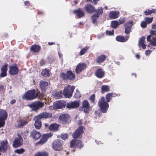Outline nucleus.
Listing matches in <instances>:
<instances>
[{
    "mask_svg": "<svg viewBox=\"0 0 156 156\" xmlns=\"http://www.w3.org/2000/svg\"><path fill=\"white\" fill-rule=\"evenodd\" d=\"M74 96L75 98H80L81 96L80 92L78 89H76Z\"/></svg>",
    "mask_w": 156,
    "mask_h": 156,
    "instance_id": "nucleus-46",
    "label": "nucleus"
},
{
    "mask_svg": "<svg viewBox=\"0 0 156 156\" xmlns=\"http://www.w3.org/2000/svg\"><path fill=\"white\" fill-rule=\"evenodd\" d=\"M60 125L57 123H52L48 127V129L50 131L53 132L57 131L58 130L59 128Z\"/></svg>",
    "mask_w": 156,
    "mask_h": 156,
    "instance_id": "nucleus-23",
    "label": "nucleus"
},
{
    "mask_svg": "<svg viewBox=\"0 0 156 156\" xmlns=\"http://www.w3.org/2000/svg\"><path fill=\"white\" fill-rule=\"evenodd\" d=\"M153 20V17L149 18L148 17H146L145 18V21L147 23V24H150L151 23Z\"/></svg>",
    "mask_w": 156,
    "mask_h": 156,
    "instance_id": "nucleus-44",
    "label": "nucleus"
},
{
    "mask_svg": "<svg viewBox=\"0 0 156 156\" xmlns=\"http://www.w3.org/2000/svg\"><path fill=\"white\" fill-rule=\"evenodd\" d=\"M16 102V100L14 99L10 101L11 104H13Z\"/></svg>",
    "mask_w": 156,
    "mask_h": 156,
    "instance_id": "nucleus-62",
    "label": "nucleus"
},
{
    "mask_svg": "<svg viewBox=\"0 0 156 156\" xmlns=\"http://www.w3.org/2000/svg\"><path fill=\"white\" fill-rule=\"evenodd\" d=\"M145 37H143L140 39V41L139 42V46H141L143 49H145L146 47V45L144 44L145 40Z\"/></svg>",
    "mask_w": 156,
    "mask_h": 156,
    "instance_id": "nucleus-33",
    "label": "nucleus"
},
{
    "mask_svg": "<svg viewBox=\"0 0 156 156\" xmlns=\"http://www.w3.org/2000/svg\"><path fill=\"white\" fill-rule=\"evenodd\" d=\"M129 37V36L128 35L125 36V37L118 35L116 37V39L118 41L125 42L127 41Z\"/></svg>",
    "mask_w": 156,
    "mask_h": 156,
    "instance_id": "nucleus-25",
    "label": "nucleus"
},
{
    "mask_svg": "<svg viewBox=\"0 0 156 156\" xmlns=\"http://www.w3.org/2000/svg\"><path fill=\"white\" fill-rule=\"evenodd\" d=\"M60 77L63 80H73L75 79V74L71 71L68 70L66 73L62 72L60 73Z\"/></svg>",
    "mask_w": 156,
    "mask_h": 156,
    "instance_id": "nucleus-2",
    "label": "nucleus"
},
{
    "mask_svg": "<svg viewBox=\"0 0 156 156\" xmlns=\"http://www.w3.org/2000/svg\"><path fill=\"white\" fill-rule=\"evenodd\" d=\"M95 94H93L89 98V100L90 101V103L93 105L95 104Z\"/></svg>",
    "mask_w": 156,
    "mask_h": 156,
    "instance_id": "nucleus-40",
    "label": "nucleus"
},
{
    "mask_svg": "<svg viewBox=\"0 0 156 156\" xmlns=\"http://www.w3.org/2000/svg\"><path fill=\"white\" fill-rule=\"evenodd\" d=\"M87 67V65L84 63H79L75 69L76 73V74H80L83 70Z\"/></svg>",
    "mask_w": 156,
    "mask_h": 156,
    "instance_id": "nucleus-19",
    "label": "nucleus"
},
{
    "mask_svg": "<svg viewBox=\"0 0 156 156\" xmlns=\"http://www.w3.org/2000/svg\"><path fill=\"white\" fill-rule=\"evenodd\" d=\"M36 117L37 118L40 120L43 119H47L51 118L52 114L49 112H44L40 113Z\"/></svg>",
    "mask_w": 156,
    "mask_h": 156,
    "instance_id": "nucleus-17",
    "label": "nucleus"
},
{
    "mask_svg": "<svg viewBox=\"0 0 156 156\" xmlns=\"http://www.w3.org/2000/svg\"><path fill=\"white\" fill-rule=\"evenodd\" d=\"M68 136V135L67 134H61V138L64 140H66L67 139Z\"/></svg>",
    "mask_w": 156,
    "mask_h": 156,
    "instance_id": "nucleus-49",
    "label": "nucleus"
},
{
    "mask_svg": "<svg viewBox=\"0 0 156 156\" xmlns=\"http://www.w3.org/2000/svg\"><path fill=\"white\" fill-rule=\"evenodd\" d=\"M49 72L50 71L48 69L45 68L42 70L41 75L44 77H48L50 76Z\"/></svg>",
    "mask_w": 156,
    "mask_h": 156,
    "instance_id": "nucleus-36",
    "label": "nucleus"
},
{
    "mask_svg": "<svg viewBox=\"0 0 156 156\" xmlns=\"http://www.w3.org/2000/svg\"><path fill=\"white\" fill-rule=\"evenodd\" d=\"M36 120L35 122L34 126L35 128L37 129H40L41 127L42 122L40 119L36 117Z\"/></svg>",
    "mask_w": 156,
    "mask_h": 156,
    "instance_id": "nucleus-34",
    "label": "nucleus"
},
{
    "mask_svg": "<svg viewBox=\"0 0 156 156\" xmlns=\"http://www.w3.org/2000/svg\"><path fill=\"white\" fill-rule=\"evenodd\" d=\"M84 127L81 126L78 127L72 134L73 137L74 139H81L82 137Z\"/></svg>",
    "mask_w": 156,
    "mask_h": 156,
    "instance_id": "nucleus-7",
    "label": "nucleus"
},
{
    "mask_svg": "<svg viewBox=\"0 0 156 156\" xmlns=\"http://www.w3.org/2000/svg\"><path fill=\"white\" fill-rule=\"evenodd\" d=\"M59 122L63 124H69L70 120V116L67 114H61L58 118Z\"/></svg>",
    "mask_w": 156,
    "mask_h": 156,
    "instance_id": "nucleus-9",
    "label": "nucleus"
},
{
    "mask_svg": "<svg viewBox=\"0 0 156 156\" xmlns=\"http://www.w3.org/2000/svg\"><path fill=\"white\" fill-rule=\"evenodd\" d=\"M44 126H45V127L46 128H48V127L49 126L48 125L47 123H45L44 124Z\"/></svg>",
    "mask_w": 156,
    "mask_h": 156,
    "instance_id": "nucleus-64",
    "label": "nucleus"
},
{
    "mask_svg": "<svg viewBox=\"0 0 156 156\" xmlns=\"http://www.w3.org/2000/svg\"><path fill=\"white\" fill-rule=\"evenodd\" d=\"M112 98L111 94V93H108L105 96L106 101L107 102H109L111 100Z\"/></svg>",
    "mask_w": 156,
    "mask_h": 156,
    "instance_id": "nucleus-43",
    "label": "nucleus"
},
{
    "mask_svg": "<svg viewBox=\"0 0 156 156\" xmlns=\"http://www.w3.org/2000/svg\"><path fill=\"white\" fill-rule=\"evenodd\" d=\"M106 57L107 56L106 55H101L99 56L96 59V62L99 64L103 62L106 60Z\"/></svg>",
    "mask_w": 156,
    "mask_h": 156,
    "instance_id": "nucleus-29",
    "label": "nucleus"
},
{
    "mask_svg": "<svg viewBox=\"0 0 156 156\" xmlns=\"http://www.w3.org/2000/svg\"><path fill=\"white\" fill-rule=\"evenodd\" d=\"M7 114L5 111L0 110V127L5 125V120L7 117Z\"/></svg>",
    "mask_w": 156,
    "mask_h": 156,
    "instance_id": "nucleus-12",
    "label": "nucleus"
},
{
    "mask_svg": "<svg viewBox=\"0 0 156 156\" xmlns=\"http://www.w3.org/2000/svg\"><path fill=\"white\" fill-rule=\"evenodd\" d=\"M103 9L101 7H99L97 9L96 12L95 14H93L91 16V19L92 20V23L95 25H97V19L99 17L101 14L103 13Z\"/></svg>",
    "mask_w": 156,
    "mask_h": 156,
    "instance_id": "nucleus-5",
    "label": "nucleus"
},
{
    "mask_svg": "<svg viewBox=\"0 0 156 156\" xmlns=\"http://www.w3.org/2000/svg\"><path fill=\"white\" fill-rule=\"evenodd\" d=\"M100 0H93L94 3V5H97L98 4V2Z\"/></svg>",
    "mask_w": 156,
    "mask_h": 156,
    "instance_id": "nucleus-58",
    "label": "nucleus"
},
{
    "mask_svg": "<svg viewBox=\"0 0 156 156\" xmlns=\"http://www.w3.org/2000/svg\"><path fill=\"white\" fill-rule=\"evenodd\" d=\"M106 34L107 35H112L114 34V31H108L107 30L106 31Z\"/></svg>",
    "mask_w": 156,
    "mask_h": 156,
    "instance_id": "nucleus-52",
    "label": "nucleus"
},
{
    "mask_svg": "<svg viewBox=\"0 0 156 156\" xmlns=\"http://www.w3.org/2000/svg\"><path fill=\"white\" fill-rule=\"evenodd\" d=\"M44 106V103L39 101L35 102L30 104V107L34 111H37L40 108H43Z\"/></svg>",
    "mask_w": 156,
    "mask_h": 156,
    "instance_id": "nucleus-11",
    "label": "nucleus"
},
{
    "mask_svg": "<svg viewBox=\"0 0 156 156\" xmlns=\"http://www.w3.org/2000/svg\"><path fill=\"white\" fill-rule=\"evenodd\" d=\"M39 98L40 99H43L44 97V95L43 94L40 93L39 94Z\"/></svg>",
    "mask_w": 156,
    "mask_h": 156,
    "instance_id": "nucleus-56",
    "label": "nucleus"
},
{
    "mask_svg": "<svg viewBox=\"0 0 156 156\" xmlns=\"http://www.w3.org/2000/svg\"><path fill=\"white\" fill-rule=\"evenodd\" d=\"M126 21V19L124 17H120L119 19V25L124 23Z\"/></svg>",
    "mask_w": 156,
    "mask_h": 156,
    "instance_id": "nucleus-47",
    "label": "nucleus"
},
{
    "mask_svg": "<svg viewBox=\"0 0 156 156\" xmlns=\"http://www.w3.org/2000/svg\"><path fill=\"white\" fill-rule=\"evenodd\" d=\"M136 57L138 59H139L140 58V55L138 54H137L135 55Z\"/></svg>",
    "mask_w": 156,
    "mask_h": 156,
    "instance_id": "nucleus-60",
    "label": "nucleus"
},
{
    "mask_svg": "<svg viewBox=\"0 0 156 156\" xmlns=\"http://www.w3.org/2000/svg\"><path fill=\"white\" fill-rule=\"evenodd\" d=\"M133 24V22L132 21H128L124 24V26L125 27V33L127 34L130 33Z\"/></svg>",
    "mask_w": 156,
    "mask_h": 156,
    "instance_id": "nucleus-16",
    "label": "nucleus"
},
{
    "mask_svg": "<svg viewBox=\"0 0 156 156\" xmlns=\"http://www.w3.org/2000/svg\"><path fill=\"white\" fill-rule=\"evenodd\" d=\"M73 12L76 14L78 18H80L85 16V14L82 9L79 8L73 11Z\"/></svg>",
    "mask_w": 156,
    "mask_h": 156,
    "instance_id": "nucleus-22",
    "label": "nucleus"
},
{
    "mask_svg": "<svg viewBox=\"0 0 156 156\" xmlns=\"http://www.w3.org/2000/svg\"><path fill=\"white\" fill-rule=\"evenodd\" d=\"M110 89L108 86L106 85L102 86L101 87V93L102 94L109 91Z\"/></svg>",
    "mask_w": 156,
    "mask_h": 156,
    "instance_id": "nucleus-38",
    "label": "nucleus"
},
{
    "mask_svg": "<svg viewBox=\"0 0 156 156\" xmlns=\"http://www.w3.org/2000/svg\"><path fill=\"white\" fill-rule=\"evenodd\" d=\"M30 136L33 139L37 140L40 138L41 134L40 132L34 130L31 132Z\"/></svg>",
    "mask_w": 156,
    "mask_h": 156,
    "instance_id": "nucleus-21",
    "label": "nucleus"
},
{
    "mask_svg": "<svg viewBox=\"0 0 156 156\" xmlns=\"http://www.w3.org/2000/svg\"><path fill=\"white\" fill-rule=\"evenodd\" d=\"M52 136L53 134L51 133L43 134L39 141L36 143L35 144V145L36 146L42 145L47 141L49 138L51 137Z\"/></svg>",
    "mask_w": 156,
    "mask_h": 156,
    "instance_id": "nucleus-8",
    "label": "nucleus"
},
{
    "mask_svg": "<svg viewBox=\"0 0 156 156\" xmlns=\"http://www.w3.org/2000/svg\"><path fill=\"white\" fill-rule=\"evenodd\" d=\"M0 151H5L8 147V143L6 140L2 141L0 143Z\"/></svg>",
    "mask_w": 156,
    "mask_h": 156,
    "instance_id": "nucleus-24",
    "label": "nucleus"
},
{
    "mask_svg": "<svg viewBox=\"0 0 156 156\" xmlns=\"http://www.w3.org/2000/svg\"><path fill=\"white\" fill-rule=\"evenodd\" d=\"M144 15L146 16L150 15L152 13L155 14L156 13V10L154 9H153L151 10L149 9H146L144 12Z\"/></svg>",
    "mask_w": 156,
    "mask_h": 156,
    "instance_id": "nucleus-35",
    "label": "nucleus"
},
{
    "mask_svg": "<svg viewBox=\"0 0 156 156\" xmlns=\"http://www.w3.org/2000/svg\"><path fill=\"white\" fill-rule=\"evenodd\" d=\"M111 94L112 97H115L116 96L119 97L120 95V94H116L113 93H111Z\"/></svg>",
    "mask_w": 156,
    "mask_h": 156,
    "instance_id": "nucleus-53",
    "label": "nucleus"
},
{
    "mask_svg": "<svg viewBox=\"0 0 156 156\" xmlns=\"http://www.w3.org/2000/svg\"><path fill=\"white\" fill-rule=\"evenodd\" d=\"M67 108L71 109L78 108L80 106V102L77 101H71L66 104Z\"/></svg>",
    "mask_w": 156,
    "mask_h": 156,
    "instance_id": "nucleus-15",
    "label": "nucleus"
},
{
    "mask_svg": "<svg viewBox=\"0 0 156 156\" xmlns=\"http://www.w3.org/2000/svg\"><path fill=\"white\" fill-rule=\"evenodd\" d=\"M63 144L62 140L56 139L53 141L52 144V147L54 150L60 151L62 149Z\"/></svg>",
    "mask_w": 156,
    "mask_h": 156,
    "instance_id": "nucleus-6",
    "label": "nucleus"
},
{
    "mask_svg": "<svg viewBox=\"0 0 156 156\" xmlns=\"http://www.w3.org/2000/svg\"><path fill=\"white\" fill-rule=\"evenodd\" d=\"M70 147L73 148H77L81 149L83 147L84 145L81 140H73L70 142Z\"/></svg>",
    "mask_w": 156,
    "mask_h": 156,
    "instance_id": "nucleus-10",
    "label": "nucleus"
},
{
    "mask_svg": "<svg viewBox=\"0 0 156 156\" xmlns=\"http://www.w3.org/2000/svg\"><path fill=\"white\" fill-rule=\"evenodd\" d=\"M89 48L87 47L84 48L82 49L80 51L79 55H84L87 51L88 50Z\"/></svg>",
    "mask_w": 156,
    "mask_h": 156,
    "instance_id": "nucleus-42",
    "label": "nucleus"
},
{
    "mask_svg": "<svg viewBox=\"0 0 156 156\" xmlns=\"http://www.w3.org/2000/svg\"><path fill=\"white\" fill-rule=\"evenodd\" d=\"M55 44V42H49L48 43V44L49 45H53V44Z\"/></svg>",
    "mask_w": 156,
    "mask_h": 156,
    "instance_id": "nucleus-63",
    "label": "nucleus"
},
{
    "mask_svg": "<svg viewBox=\"0 0 156 156\" xmlns=\"http://www.w3.org/2000/svg\"><path fill=\"white\" fill-rule=\"evenodd\" d=\"M75 88V86L67 85L64 88L63 91V95L66 98H70L72 95Z\"/></svg>",
    "mask_w": 156,
    "mask_h": 156,
    "instance_id": "nucleus-4",
    "label": "nucleus"
},
{
    "mask_svg": "<svg viewBox=\"0 0 156 156\" xmlns=\"http://www.w3.org/2000/svg\"><path fill=\"white\" fill-rule=\"evenodd\" d=\"M23 144V140L21 136H19L18 138H16L14 140L13 146L15 148L21 146Z\"/></svg>",
    "mask_w": 156,
    "mask_h": 156,
    "instance_id": "nucleus-18",
    "label": "nucleus"
},
{
    "mask_svg": "<svg viewBox=\"0 0 156 156\" xmlns=\"http://www.w3.org/2000/svg\"><path fill=\"white\" fill-rule=\"evenodd\" d=\"M24 151V150L23 149H17L15 151V152L18 154H21Z\"/></svg>",
    "mask_w": 156,
    "mask_h": 156,
    "instance_id": "nucleus-48",
    "label": "nucleus"
},
{
    "mask_svg": "<svg viewBox=\"0 0 156 156\" xmlns=\"http://www.w3.org/2000/svg\"><path fill=\"white\" fill-rule=\"evenodd\" d=\"M108 102L105 101L104 97H101L98 102V105L101 112L105 113L107 111L109 105Z\"/></svg>",
    "mask_w": 156,
    "mask_h": 156,
    "instance_id": "nucleus-1",
    "label": "nucleus"
},
{
    "mask_svg": "<svg viewBox=\"0 0 156 156\" xmlns=\"http://www.w3.org/2000/svg\"><path fill=\"white\" fill-rule=\"evenodd\" d=\"M22 98L23 99L29 100V91H28L26 93H25L22 97Z\"/></svg>",
    "mask_w": 156,
    "mask_h": 156,
    "instance_id": "nucleus-45",
    "label": "nucleus"
},
{
    "mask_svg": "<svg viewBox=\"0 0 156 156\" xmlns=\"http://www.w3.org/2000/svg\"><path fill=\"white\" fill-rule=\"evenodd\" d=\"M84 9L85 12L91 14L96 12L97 9L95 7L90 4H87L85 5Z\"/></svg>",
    "mask_w": 156,
    "mask_h": 156,
    "instance_id": "nucleus-13",
    "label": "nucleus"
},
{
    "mask_svg": "<svg viewBox=\"0 0 156 156\" xmlns=\"http://www.w3.org/2000/svg\"><path fill=\"white\" fill-rule=\"evenodd\" d=\"M48 154L46 151H40L37 152L34 156H48Z\"/></svg>",
    "mask_w": 156,
    "mask_h": 156,
    "instance_id": "nucleus-37",
    "label": "nucleus"
},
{
    "mask_svg": "<svg viewBox=\"0 0 156 156\" xmlns=\"http://www.w3.org/2000/svg\"><path fill=\"white\" fill-rule=\"evenodd\" d=\"M39 85L41 92L44 93L46 91L47 87L49 85V83L48 82L41 80Z\"/></svg>",
    "mask_w": 156,
    "mask_h": 156,
    "instance_id": "nucleus-20",
    "label": "nucleus"
},
{
    "mask_svg": "<svg viewBox=\"0 0 156 156\" xmlns=\"http://www.w3.org/2000/svg\"><path fill=\"white\" fill-rule=\"evenodd\" d=\"M92 107L86 100H84L83 101L82 105L79 108V110L83 111L84 112L87 114H88L91 111Z\"/></svg>",
    "mask_w": 156,
    "mask_h": 156,
    "instance_id": "nucleus-3",
    "label": "nucleus"
},
{
    "mask_svg": "<svg viewBox=\"0 0 156 156\" xmlns=\"http://www.w3.org/2000/svg\"><path fill=\"white\" fill-rule=\"evenodd\" d=\"M37 13L38 15H42L43 14V12L42 11H38Z\"/></svg>",
    "mask_w": 156,
    "mask_h": 156,
    "instance_id": "nucleus-61",
    "label": "nucleus"
},
{
    "mask_svg": "<svg viewBox=\"0 0 156 156\" xmlns=\"http://www.w3.org/2000/svg\"><path fill=\"white\" fill-rule=\"evenodd\" d=\"M105 73L103 70L100 68L97 69L95 72V75L98 78H101L104 76Z\"/></svg>",
    "mask_w": 156,
    "mask_h": 156,
    "instance_id": "nucleus-26",
    "label": "nucleus"
},
{
    "mask_svg": "<svg viewBox=\"0 0 156 156\" xmlns=\"http://www.w3.org/2000/svg\"><path fill=\"white\" fill-rule=\"evenodd\" d=\"M38 96V94L37 93H36L35 90H30V100L36 98Z\"/></svg>",
    "mask_w": 156,
    "mask_h": 156,
    "instance_id": "nucleus-32",
    "label": "nucleus"
},
{
    "mask_svg": "<svg viewBox=\"0 0 156 156\" xmlns=\"http://www.w3.org/2000/svg\"><path fill=\"white\" fill-rule=\"evenodd\" d=\"M7 65L5 64L2 67L1 69L2 72L0 75L1 77H4L6 76V72L7 70Z\"/></svg>",
    "mask_w": 156,
    "mask_h": 156,
    "instance_id": "nucleus-30",
    "label": "nucleus"
},
{
    "mask_svg": "<svg viewBox=\"0 0 156 156\" xmlns=\"http://www.w3.org/2000/svg\"><path fill=\"white\" fill-rule=\"evenodd\" d=\"M119 12L117 11H111L109 14V17L112 19H116L119 16Z\"/></svg>",
    "mask_w": 156,
    "mask_h": 156,
    "instance_id": "nucleus-27",
    "label": "nucleus"
},
{
    "mask_svg": "<svg viewBox=\"0 0 156 156\" xmlns=\"http://www.w3.org/2000/svg\"><path fill=\"white\" fill-rule=\"evenodd\" d=\"M147 23L145 21H143L141 23V27L143 28H145L147 26Z\"/></svg>",
    "mask_w": 156,
    "mask_h": 156,
    "instance_id": "nucleus-50",
    "label": "nucleus"
},
{
    "mask_svg": "<svg viewBox=\"0 0 156 156\" xmlns=\"http://www.w3.org/2000/svg\"><path fill=\"white\" fill-rule=\"evenodd\" d=\"M41 48V47L40 46L34 44L31 46L30 49L34 53H37L39 51Z\"/></svg>",
    "mask_w": 156,
    "mask_h": 156,
    "instance_id": "nucleus-31",
    "label": "nucleus"
},
{
    "mask_svg": "<svg viewBox=\"0 0 156 156\" xmlns=\"http://www.w3.org/2000/svg\"><path fill=\"white\" fill-rule=\"evenodd\" d=\"M152 28L153 29H156V23L153 24L152 25Z\"/></svg>",
    "mask_w": 156,
    "mask_h": 156,
    "instance_id": "nucleus-59",
    "label": "nucleus"
},
{
    "mask_svg": "<svg viewBox=\"0 0 156 156\" xmlns=\"http://www.w3.org/2000/svg\"><path fill=\"white\" fill-rule=\"evenodd\" d=\"M119 25V22L118 21H113L111 22V26L112 28L116 29L118 27Z\"/></svg>",
    "mask_w": 156,
    "mask_h": 156,
    "instance_id": "nucleus-39",
    "label": "nucleus"
},
{
    "mask_svg": "<svg viewBox=\"0 0 156 156\" xmlns=\"http://www.w3.org/2000/svg\"><path fill=\"white\" fill-rule=\"evenodd\" d=\"M10 69L9 70V74L11 75H14L17 74L18 72V69L17 67L10 66H9Z\"/></svg>",
    "mask_w": 156,
    "mask_h": 156,
    "instance_id": "nucleus-28",
    "label": "nucleus"
},
{
    "mask_svg": "<svg viewBox=\"0 0 156 156\" xmlns=\"http://www.w3.org/2000/svg\"><path fill=\"white\" fill-rule=\"evenodd\" d=\"M44 60H41V61L40 62V64L41 66H43L44 64Z\"/></svg>",
    "mask_w": 156,
    "mask_h": 156,
    "instance_id": "nucleus-57",
    "label": "nucleus"
},
{
    "mask_svg": "<svg viewBox=\"0 0 156 156\" xmlns=\"http://www.w3.org/2000/svg\"><path fill=\"white\" fill-rule=\"evenodd\" d=\"M27 123V122L25 121L21 120L20 124L18 126V127L23 126Z\"/></svg>",
    "mask_w": 156,
    "mask_h": 156,
    "instance_id": "nucleus-51",
    "label": "nucleus"
},
{
    "mask_svg": "<svg viewBox=\"0 0 156 156\" xmlns=\"http://www.w3.org/2000/svg\"><path fill=\"white\" fill-rule=\"evenodd\" d=\"M53 105L55 109H59L65 108L66 105V103L64 101L60 100L55 101Z\"/></svg>",
    "mask_w": 156,
    "mask_h": 156,
    "instance_id": "nucleus-14",
    "label": "nucleus"
},
{
    "mask_svg": "<svg viewBox=\"0 0 156 156\" xmlns=\"http://www.w3.org/2000/svg\"><path fill=\"white\" fill-rule=\"evenodd\" d=\"M151 35H148L147 37V41H150V42H151Z\"/></svg>",
    "mask_w": 156,
    "mask_h": 156,
    "instance_id": "nucleus-54",
    "label": "nucleus"
},
{
    "mask_svg": "<svg viewBox=\"0 0 156 156\" xmlns=\"http://www.w3.org/2000/svg\"><path fill=\"white\" fill-rule=\"evenodd\" d=\"M63 92H62V91L56 93L55 95V97L56 99H60L62 98L63 96Z\"/></svg>",
    "mask_w": 156,
    "mask_h": 156,
    "instance_id": "nucleus-41",
    "label": "nucleus"
},
{
    "mask_svg": "<svg viewBox=\"0 0 156 156\" xmlns=\"http://www.w3.org/2000/svg\"><path fill=\"white\" fill-rule=\"evenodd\" d=\"M151 51L150 50H146L145 51V54L146 55H149L151 53Z\"/></svg>",
    "mask_w": 156,
    "mask_h": 156,
    "instance_id": "nucleus-55",
    "label": "nucleus"
}]
</instances>
